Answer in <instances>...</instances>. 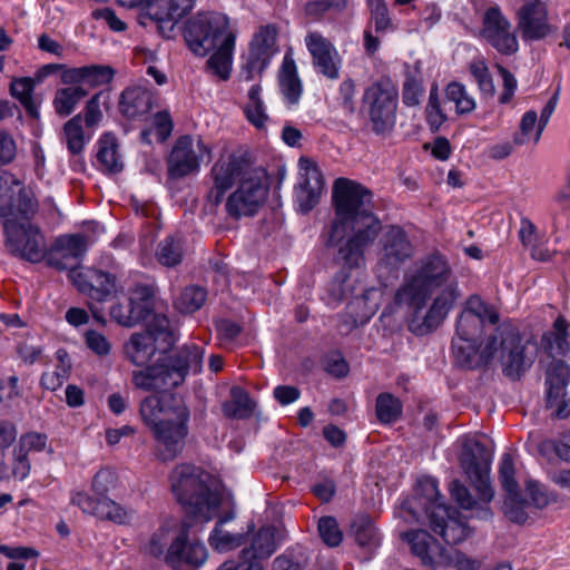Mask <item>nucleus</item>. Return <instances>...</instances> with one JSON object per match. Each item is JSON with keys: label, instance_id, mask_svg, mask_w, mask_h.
Here are the masks:
<instances>
[{"label": "nucleus", "instance_id": "1", "mask_svg": "<svg viewBox=\"0 0 570 570\" xmlns=\"http://www.w3.org/2000/svg\"><path fill=\"white\" fill-rule=\"evenodd\" d=\"M333 203L335 218L330 240L338 244L350 232L338 247L337 259L343 269L328 287L330 296L338 303L353 292L350 275L344 269H358L365 265V250L377 239L382 223L372 212V191L354 180L341 177L334 181Z\"/></svg>", "mask_w": 570, "mask_h": 570}, {"label": "nucleus", "instance_id": "38", "mask_svg": "<svg viewBox=\"0 0 570 570\" xmlns=\"http://www.w3.org/2000/svg\"><path fill=\"white\" fill-rule=\"evenodd\" d=\"M230 518L232 517H225L219 519L208 538V542L215 551L228 552L240 547L244 542L243 534L232 533L224 529V523Z\"/></svg>", "mask_w": 570, "mask_h": 570}, {"label": "nucleus", "instance_id": "59", "mask_svg": "<svg viewBox=\"0 0 570 570\" xmlns=\"http://www.w3.org/2000/svg\"><path fill=\"white\" fill-rule=\"evenodd\" d=\"M425 118L432 131H438L446 120V115L441 108L436 87L432 88L430 91L429 101L425 108Z\"/></svg>", "mask_w": 570, "mask_h": 570}, {"label": "nucleus", "instance_id": "8", "mask_svg": "<svg viewBox=\"0 0 570 570\" xmlns=\"http://www.w3.org/2000/svg\"><path fill=\"white\" fill-rule=\"evenodd\" d=\"M399 91L389 78H382L365 88L361 112L377 136L390 135L396 124Z\"/></svg>", "mask_w": 570, "mask_h": 570}, {"label": "nucleus", "instance_id": "32", "mask_svg": "<svg viewBox=\"0 0 570 570\" xmlns=\"http://www.w3.org/2000/svg\"><path fill=\"white\" fill-rule=\"evenodd\" d=\"M151 289L145 285L135 286L128 298L129 311L128 315L119 314L120 309H116V314H118L120 318V325L126 327H131L144 321L151 311Z\"/></svg>", "mask_w": 570, "mask_h": 570}, {"label": "nucleus", "instance_id": "14", "mask_svg": "<svg viewBox=\"0 0 570 570\" xmlns=\"http://www.w3.org/2000/svg\"><path fill=\"white\" fill-rule=\"evenodd\" d=\"M212 149L200 137H179L168 157L167 170L170 178H183L197 173L200 163L210 159Z\"/></svg>", "mask_w": 570, "mask_h": 570}, {"label": "nucleus", "instance_id": "7", "mask_svg": "<svg viewBox=\"0 0 570 570\" xmlns=\"http://www.w3.org/2000/svg\"><path fill=\"white\" fill-rule=\"evenodd\" d=\"M204 352L191 345L158 360L155 364L134 371L131 381L145 392H167L181 385L188 372H199Z\"/></svg>", "mask_w": 570, "mask_h": 570}, {"label": "nucleus", "instance_id": "58", "mask_svg": "<svg viewBox=\"0 0 570 570\" xmlns=\"http://www.w3.org/2000/svg\"><path fill=\"white\" fill-rule=\"evenodd\" d=\"M422 78L417 72H407L403 82L402 99L409 107L417 106L423 95Z\"/></svg>", "mask_w": 570, "mask_h": 570}, {"label": "nucleus", "instance_id": "36", "mask_svg": "<svg viewBox=\"0 0 570 570\" xmlns=\"http://www.w3.org/2000/svg\"><path fill=\"white\" fill-rule=\"evenodd\" d=\"M246 119L257 129L265 128L269 117L262 98V87L258 83L252 85L247 91V101L244 105Z\"/></svg>", "mask_w": 570, "mask_h": 570}, {"label": "nucleus", "instance_id": "33", "mask_svg": "<svg viewBox=\"0 0 570 570\" xmlns=\"http://www.w3.org/2000/svg\"><path fill=\"white\" fill-rule=\"evenodd\" d=\"M97 160L101 170L109 174H117L122 170L124 161L115 135L104 134L97 142Z\"/></svg>", "mask_w": 570, "mask_h": 570}, {"label": "nucleus", "instance_id": "9", "mask_svg": "<svg viewBox=\"0 0 570 570\" xmlns=\"http://www.w3.org/2000/svg\"><path fill=\"white\" fill-rule=\"evenodd\" d=\"M30 216L16 214L2 222L4 246L12 256L37 264L46 259L48 243L39 226L29 220Z\"/></svg>", "mask_w": 570, "mask_h": 570}, {"label": "nucleus", "instance_id": "30", "mask_svg": "<svg viewBox=\"0 0 570 570\" xmlns=\"http://www.w3.org/2000/svg\"><path fill=\"white\" fill-rule=\"evenodd\" d=\"M153 107V94L142 86L126 88L120 96L119 110L128 119L146 116Z\"/></svg>", "mask_w": 570, "mask_h": 570}, {"label": "nucleus", "instance_id": "48", "mask_svg": "<svg viewBox=\"0 0 570 570\" xmlns=\"http://www.w3.org/2000/svg\"><path fill=\"white\" fill-rule=\"evenodd\" d=\"M445 96L454 102L456 112L460 115L471 114L476 107L474 98L461 82H450L445 88Z\"/></svg>", "mask_w": 570, "mask_h": 570}, {"label": "nucleus", "instance_id": "42", "mask_svg": "<svg viewBox=\"0 0 570 570\" xmlns=\"http://www.w3.org/2000/svg\"><path fill=\"white\" fill-rule=\"evenodd\" d=\"M519 474L513 454L503 453L499 463V480L507 495L524 491L518 481Z\"/></svg>", "mask_w": 570, "mask_h": 570}, {"label": "nucleus", "instance_id": "27", "mask_svg": "<svg viewBox=\"0 0 570 570\" xmlns=\"http://www.w3.org/2000/svg\"><path fill=\"white\" fill-rule=\"evenodd\" d=\"M570 321L558 315L550 330L541 335L540 346L552 360L563 357L570 360Z\"/></svg>", "mask_w": 570, "mask_h": 570}, {"label": "nucleus", "instance_id": "28", "mask_svg": "<svg viewBox=\"0 0 570 570\" xmlns=\"http://www.w3.org/2000/svg\"><path fill=\"white\" fill-rule=\"evenodd\" d=\"M114 70L108 66L91 65L69 68L62 73V82L81 87L87 95L96 87L109 83L114 78Z\"/></svg>", "mask_w": 570, "mask_h": 570}, {"label": "nucleus", "instance_id": "63", "mask_svg": "<svg viewBox=\"0 0 570 570\" xmlns=\"http://www.w3.org/2000/svg\"><path fill=\"white\" fill-rule=\"evenodd\" d=\"M450 564L454 566L458 570H476L478 563L456 550L444 549V559L439 561L438 564Z\"/></svg>", "mask_w": 570, "mask_h": 570}, {"label": "nucleus", "instance_id": "37", "mask_svg": "<svg viewBox=\"0 0 570 570\" xmlns=\"http://www.w3.org/2000/svg\"><path fill=\"white\" fill-rule=\"evenodd\" d=\"M276 550L274 531L272 528H262L255 535L249 549L242 551L243 558L255 561L269 558Z\"/></svg>", "mask_w": 570, "mask_h": 570}, {"label": "nucleus", "instance_id": "31", "mask_svg": "<svg viewBox=\"0 0 570 570\" xmlns=\"http://www.w3.org/2000/svg\"><path fill=\"white\" fill-rule=\"evenodd\" d=\"M411 546L412 552L417 556L423 563L438 564L444 559V548L424 530H416L402 535Z\"/></svg>", "mask_w": 570, "mask_h": 570}, {"label": "nucleus", "instance_id": "16", "mask_svg": "<svg viewBox=\"0 0 570 570\" xmlns=\"http://www.w3.org/2000/svg\"><path fill=\"white\" fill-rule=\"evenodd\" d=\"M276 37L277 30L272 24L261 27L254 35L242 70V76L246 81L259 76L268 66L276 51Z\"/></svg>", "mask_w": 570, "mask_h": 570}, {"label": "nucleus", "instance_id": "45", "mask_svg": "<svg viewBox=\"0 0 570 570\" xmlns=\"http://www.w3.org/2000/svg\"><path fill=\"white\" fill-rule=\"evenodd\" d=\"M207 292L200 286H187L175 299V308L184 314L198 311L206 302Z\"/></svg>", "mask_w": 570, "mask_h": 570}, {"label": "nucleus", "instance_id": "35", "mask_svg": "<svg viewBox=\"0 0 570 570\" xmlns=\"http://www.w3.org/2000/svg\"><path fill=\"white\" fill-rule=\"evenodd\" d=\"M534 501V487L531 480H524V491L507 495L504 512L514 523L522 524L529 514L527 509Z\"/></svg>", "mask_w": 570, "mask_h": 570}, {"label": "nucleus", "instance_id": "46", "mask_svg": "<svg viewBox=\"0 0 570 570\" xmlns=\"http://www.w3.org/2000/svg\"><path fill=\"white\" fill-rule=\"evenodd\" d=\"M35 80L29 77L17 78L11 81L10 92L24 107L27 112L33 117L38 115V107L32 98Z\"/></svg>", "mask_w": 570, "mask_h": 570}, {"label": "nucleus", "instance_id": "49", "mask_svg": "<svg viewBox=\"0 0 570 570\" xmlns=\"http://www.w3.org/2000/svg\"><path fill=\"white\" fill-rule=\"evenodd\" d=\"M376 415L381 423L395 422L402 414L400 400L390 393H381L376 399Z\"/></svg>", "mask_w": 570, "mask_h": 570}, {"label": "nucleus", "instance_id": "60", "mask_svg": "<svg viewBox=\"0 0 570 570\" xmlns=\"http://www.w3.org/2000/svg\"><path fill=\"white\" fill-rule=\"evenodd\" d=\"M346 4V0H314L306 3L305 11L311 17L320 18L324 14L340 13Z\"/></svg>", "mask_w": 570, "mask_h": 570}, {"label": "nucleus", "instance_id": "5", "mask_svg": "<svg viewBox=\"0 0 570 570\" xmlns=\"http://www.w3.org/2000/svg\"><path fill=\"white\" fill-rule=\"evenodd\" d=\"M185 40L189 49L198 56L216 49L207 60V69L220 80L229 78L235 35L226 16L214 12L197 14L186 24Z\"/></svg>", "mask_w": 570, "mask_h": 570}, {"label": "nucleus", "instance_id": "44", "mask_svg": "<svg viewBox=\"0 0 570 570\" xmlns=\"http://www.w3.org/2000/svg\"><path fill=\"white\" fill-rule=\"evenodd\" d=\"M58 364L53 371L45 372L41 376V385L50 391L59 389L63 382L69 377L71 363L65 350H58L57 353Z\"/></svg>", "mask_w": 570, "mask_h": 570}, {"label": "nucleus", "instance_id": "40", "mask_svg": "<svg viewBox=\"0 0 570 570\" xmlns=\"http://www.w3.org/2000/svg\"><path fill=\"white\" fill-rule=\"evenodd\" d=\"M81 122V115H76L69 119L62 128V141L72 155L81 154L85 146L90 140V136L85 135Z\"/></svg>", "mask_w": 570, "mask_h": 570}, {"label": "nucleus", "instance_id": "53", "mask_svg": "<svg viewBox=\"0 0 570 570\" xmlns=\"http://www.w3.org/2000/svg\"><path fill=\"white\" fill-rule=\"evenodd\" d=\"M522 3L517 11V27L524 40L534 39V0H512Z\"/></svg>", "mask_w": 570, "mask_h": 570}, {"label": "nucleus", "instance_id": "15", "mask_svg": "<svg viewBox=\"0 0 570 570\" xmlns=\"http://www.w3.org/2000/svg\"><path fill=\"white\" fill-rule=\"evenodd\" d=\"M324 178L317 164L308 158L298 159V180L294 188L295 204L301 213L311 212L324 191Z\"/></svg>", "mask_w": 570, "mask_h": 570}, {"label": "nucleus", "instance_id": "54", "mask_svg": "<svg viewBox=\"0 0 570 570\" xmlns=\"http://www.w3.org/2000/svg\"><path fill=\"white\" fill-rule=\"evenodd\" d=\"M417 494L419 497L415 499L417 503L425 509V513L428 514V509L431 511L436 505L442 504L440 502V492L438 489V482L435 479L430 476L421 478L417 482Z\"/></svg>", "mask_w": 570, "mask_h": 570}, {"label": "nucleus", "instance_id": "3", "mask_svg": "<svg viewBox=\"0 0 570 570\" xmlns=\"http://www.w3.org/2000/svg\"><path fill=\"white\" fill-rule=\"evenodd\" d=\"M458 296V283L446 259L431 254L419 259L405 274L394 301L409 309L410 332L422 336L442 324Z\"/></svg>", "mask_w": 570, "mask_h": 570}, {"label": "nucleus", "instance_id": "6", "mask_svg": "<svg viewBox=\"0 0 570 570\" xmlns=\"http://www.w3.org/2000/svg\"><path fill=\"white\" fill-rule=\"evenodd\" d=\"M170 489L187 514L208 522L218 514L222 493L209 473L188 463L176 465L169 476Z\"/></svg>", "mask_w": 570, "mask_h": 570}, {"label": "nucleus", "instance_id": "56", "mask_svg": "<svg viewBox=\"0 0 570 570\" xmlns=\"http://www.w3.org/2000/svg\"><path fill=\"white\" fill-rule=\"evenodd\" d=\"M120 485V480L118 473L110 469L104 468L100 469L92 478L91 489L92 491L106 498L105 495L115 492Z\"/></svg>", "mask_w": 570, "mask_h": 570}, {"label": "nucleus", "instance_id": "23", "mask_svg": "<svg viewBox=\"0 0 570 570\" xmlns=\"http://www.w3.org/2000/svg\"><path fill=\"white\" fill-rule=\"evenodd\" d=\"M305 45L315 69L328 79H337L342 59L334 45L317 31L307 33Z\"/></svg>", "mask_w": 570, "mask_h": 570}, {"label": "nucleus", "instance_id": "52", "mask_svg": "<svg viewBox=\"0 0 570 570\" xmlns=\"http://www.w3.org/2000/svg\"><path fill=\"white\" fill-rule=\"evenodd\" d=\"M232 401L224 404V412L232 417H245L253 411L249 395L238 386L230 390Z\"/></svg>", "mask_w": 570, "mask_h": 570}, {"label": "nucleus", "instance_id": "55", "mask_svg": "<svg viewBox=\"0 0 570 570\" xmlns=\"http://www.w3.org/2000/svg\"><path fill=\"white\" fill-rule=\"evenodd\" d=\"M469 71L478 83L480 92L485 97H493L495 86L490 70L483 59L473 60L469 65Z\"/></svg>", "mask_w": 570, "mask_h": 570}, {"label": "nucleus", "instance_id": "57", "mask_svg": "<svg viewBox=\"0 0 570 570\" xmlns=\"http://www.w3.org/2000/svg\"><path fill=\"white\" fill-rule=\"evenodd\" d=\"M157 258L165 266H176L181 262L183 248L180 240L174 237L165 238L158 246Z\"/></svg>", "mask_w": 570, "mask_h": 570}, {"label": "nucleus", "instance_id": "41", "mask_svg": "<svg viewBox=\"0 0 570 570\" xmlns=\"http://www.w3.org/2000/svg\"><path fill=\"white\" fill-rule=\"evenodd\" d=\"M176 527L174 520H167L150 535L144 544V550L155 557L165 556L171 541L175 539L173 531Z\"/></svg>", "mask_w": 570, "mask_h": 570}, {"label": "nucleus", "instance_id": "62", "mask_svg": "<svg viewBox=\"0 0 570 570\" xmlns=\"http://www.w3.org/2000/svg\"><path fill=\"white\" fill-rule=\"evenodd\" d=\"M86 346L98 356H106L110 353L111 344L107 337L98 331L87 330L83 334Z\"/></svg>", "mask_w": 570, "mask_h": 570}, {"label": "nucleus", "instance_id": "2", "mask_svg": "<svg viewBox=\"0 0 570 570\" xmlns=\"http://www.w3.org/2000/svg\"><path fill=\"white\" fill-rule=\"evenodd\" d=\"M497 311L480 296H470L456 321L452 352L461 366L476 367L489 363L498 355L510 376L519 375L525 368L523 346L519 334L510 327L493 330L484 340L487 323H499Z\"/></svg>", "mask_w": 570, "mask_h": 570}, {"label": "nucleus", "instance_id": "10", "mask_svg": "<svg viewBox=\"0 0 570 570\" xmlns=\"http://www.w3.org/2000/svg\"><path fill=\"white\" fill-rule=\"evenodd\" d=\"M268 189L264 170L257 168L249 171L226 197V215L235 220L256 215L267 199Z\"/></svg>", "mask_w": 570, "mask_h": 570}, {"label": "nucleus", "instance_id": "19", "mask_svg": "<svg viewBox=\"0 0 570 570\" xmlns=\"http://www.w3.org/2000/svg\"><path fill=\"white\" fill-rule=\"evenodd\" d=\"M71 503L85 514L116 524H127L134 517V511L127 509L109 498H94L86 492H75Z\"/></svg>", "mask_w": 570, "mask_h": 570}, {"label": "nucleus", "instance_id": "29", "mask_svg": "<svg viewBox=\"0 0 570 570\" xmlns=\"http://www.w3.org/2000/svg\"><path fill=\"white\" fill-rule=\"evenodd\" d=\"M194 3V0H148L144 9L153 20L170 22L171 30L177 21L191 11Z\"/></svg>", "mask_w": 570, "mask_h": 570}, {"label": "nucleus", "instance_id": "51", "mask_svg": "<svg viewBox=\"0 0 570 570\" xmlns=\"http://www.w3.org/2000/svg\"><path fill=\"white\" fill-rule=\"evenodd\" d=\"M370 11L368 28L374 27L375 32H385L392 28V19L385 0H366Z\"/></svg>", "mask_w": 570, "mask_h": 570}, {"label": "nucleus", "instance_id": "18", "mask_svg": "<svg viewBox=\"0 0 570 570\" xmlns=\"http://www.w3.org/2000/svg\"><path fill=\"white\" fill-rule=\"evenodd\" d=\"M37 210L35 200L22 190L21 184L7 171L0 173V219L21 214L33 215Z\"/></svg>", "mask_w": 570, "mask_h": 570}, {"label": "nucleus", "instance_id": "50", "mask_svg": "<svg viewBox=\"0 0 570 570\" xmlns=\"http://www.w3.org/2000/svg\"><path fill=\"white\" fill-rule=\"evenodd\" d=\"M173 121L170 115L167 111H159L154 115L150 128L141 131V139L150 144V136L155 135L157 141L164 142L170 136Z\"/></svg>", "mask_w": 570, "mask_h": 570}, {"label": "nucleus", "instance_id": "26", "mask_svg": "<svg viewBox=\"0 0 570 570\" xmlns=\"http://www.w3.org/2000/svg\"><path fill=\"white\" fill-rule=\"evenodd\" d=\"M87 252L85 236L63 235L57 238L51 250L48 249L47 264L57 269H67L83 257Z\"/></svg>", "mask_w": 570, "mask_h": 570}, {"label": "nucleus", "instance_id": "61", "mask_svg": "<svg viewBox=\"0 0 570 570\" xmlns=\"http://www.w3.org/2000/svg\"><path fill=\"white\" fill-rule=\"evenodd\" d=\"M318 532L322 540L330 547H336L342 542V532L333 517H323L320 519Z\"/></svg>", "mask_w": 570, "mask_h": 570}, {"label": "nucleus", "instance_id": "17", "mask_svg": "<svg viewBox=\"0 0 570 570\" xmlns=\"http://www.w3.org/2000/svg\"><path fill=\"white\" fill-rule=\"evenodd\" d=\"M78 291L88 297L102 302L116 291V276L94 267L71 268L68 274Z\"/></svg>", "mask_w": 570, "mask_h": 570}, {"label": "nucleus", "instance_id": "34", "mask_svg": "<svg viewBox=\"0 0 570 570\" xmlns=\"http://www.w3.org/2000/svg\"><path fill=\"white\" fill-rule=\"evenodd\" d=\"M281 91L291 105L298 102L302 92V81L297 73L296 63L292 56L285 55L278 76Z\"/></svg>", "mask_w": 570, "mask_h": 570}, {"label": "nucleus", "instance_id": "64", "mask_svg": "<svg viewBox=\"0 0 570 570\" xmlns=\"http://www.w3.org/2000/svg\"><path fill=\"white\" fill-rule=\"evenodd\" d=\"M47 436L45 434L31 432L23 434L20 438L18 451L26 452L28 454L30 451L40 452L46 448Z\"/></svg>", "mask_w": 570, "mask_h": 570}, {"label": "nucleus", "instance_id": "24", "mask_svg": "<svg viewBox=\"0 0 570 570\" xmlns=\"http://www.w3.org/2000/svg\"><path fill=\"white\" fill-rule=\"evenodd\" d=\"M570 385V364L564 360H552L544 367L543 395L546 407L554 413Z\"/></svg>", "mask_w": 570, "mask_h": 570}, {"label": "nucleus", "instance_id": "4", "mask_svg": "<svg viewBox=\"0 0 570 570\" xmlns=\"http://www.w3.org/2000/svg\"><path fill=\"white\" fill-rule=\"evenodd\" d=\"M139 414L155 440V455L163 462L174 461L189 432L190 414L184 401L175 395H149L140 402Z\"/></svg>", "mask_w": 570, "mask_h": 570}, {"label": "nucleus", "instance_id": "20", "mask_svg": "<svg viewBox=\"0 0 570 570\" xmlns=\"http://www.w3.org/2000/svg\"><path fill=\"white\" fill-rule=\"evenodd\" d=\"M482 37L500 53L511 55L518 50L511 23L499 7H491L484 12Z\"/></svg>", "mask_w": 570, "mask_h": 570}, {"label": "nucleus", "instance_id": "13", "mask_svg": "<svg viewBox=\"0 0 570 570\" xmlns=\"http://www.w3.org/2000/svg\"><path fill=\"white\" fill-rule=\"evenodd\" d=\"M254 169L240 156L234 154L220 156L208 174L212 187L206 195L207 205L217 208L223 203L225 194L240 184L243 178Z\"/></svg>", "mask_w": 570, "mask_h": 570}, {"label": "nucleus", "instance_id": "43", "mask_svg": "<svg viewBox=\"0 0 570 570\" xmlns=\"http://www.w3.org/2000/svg\"><path fill=\"white\" fill-rule=\"evenodd\" d=\"M87 97V91L81 87L70 85L69 87L57 90L53 98V107L59 116H69L77 105Z\"/></svg>", "mask_w": 570, "mask_h": 570}, {"label": "nucleus", "instance_id": "12", "mask_svg": "<svg viewBox=\"0 0 570 570\" xmlns=\"http://www.w3.org/2000/svg\"><path fill=\"white\" fill-rule=\"evenodd\" d=\"M492 458V452L475 438L463 441L460 464L483 502L494 497L490 480Z\"/></svg>", "mask_w": 570, "mask_h": 570}, {"label": "nucleus", "instance_id": "21", "mask_svg": "<svg viewBox=\"0 0 570 570\" xmlns=\"http://www.w3.org/2000/svg\"><path fill=\"white\" fill-rule=\"evenodd\" d=\"M379 265L386 269H396L414 254V248L405 232L399 226H390L380 240Z\"/></svg>", "mask_w": 570, "mask_h": 570}, {"label": "nucleus", "instance_id": "22", "mask_svg": "<svg viewBox=\"0 0 570 570\" xmlns=\"http://www.w3.org/2000/svg\"><path fill=\"white\" fill-rule=\"evenodd\" d=\"M189 527L190 524L184 521L180 531L171 541L165 554L168 564L176 567L186 563L191 567H200L207 561L208 551L205 544L196 540L188 541Z\"/></svg>", "mask_w": 570, "mask_h": 570}, {"label": "nucleus", "instance_id": "25", "mask_svg": "<svg viewBox=\"0 0 570 570\" xmlns=\"http://www.w3.org/2000/svg\"><path fill=\"white\" fill-rule=\"evenodd\" d=\"M428 518L431 529L449 544L462 542L470 533L459 512L445 504H439L431 511L428 509Z\"/></svg>", "mask_w": 570, "mask_h": 570}, {"label": "nucleus", "instance_id": "11", "mask_svg": "<svg viewBox=\"0 0 570 570\" xmlns=\"http://www.w3.org/2000/svg\"><path fill=\"white\" fill-rule=\"evenodd\" d=\"M173 344L169 320L165 315H155L146 331L130 336L125 344V353L132 364L139 366L148 363L157 351H165Z\"/></svg>", "mask_w": 570, "mask_h": 570}, {"label": "nucleus", "instance_id": "39", "mask_svg": "<svg viewBox=\"0 0 570 570\" xmlns=\"http://www.w3.org/2000/svg\"><path fill=\"white\" fill-rule=\"evenodd\" d=\"M539 453L547 459H559L570 463V429L562 431L556 438L543 440L538 446Z\"/></svg>", "mask_w": 570, "mask_h": 570}, {"label": "nucleus", "instance_id": "47", "mask_svg": "<svg viewBox=\"0 0 570 570\" xmlns=\"http://www.w3.org/2000/svg\"><path fill=\"white\" fill-rule=\"evenodd\" d=\"M352 529L358 546L372 549L380 544V534L368 517H357L352 523Z\"/></svg>", "mask_w": 570, "mask_h": 570}]
</instances>
